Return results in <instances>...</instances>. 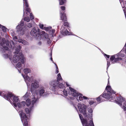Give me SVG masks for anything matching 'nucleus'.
<instances>
[{"label":"nucleus","mask_w":126,"mask_h":126,"mask_svg":"<svg viewBox=\"0 0 126 126\" xmlns=\"http://www.w3.org/2000/svg\"><path fill=\"white\" fill-rule=\"evenodd\" d=\"M48 95L47 92H45L44 87H42L39 89L35 90L34 93L31 96V100H30L29 99H27L26 100V105L30 107V109L28 108H25V111L26 113L29 115L33 107V105L38 102V99L41 96L45 97Z\"/></svg>","instance_id":"1"},{"label":"nucleus","mask_w":126,"mask_h":126,"mask_svg":"<svg viewBox=\"0 0 126 126\" xmlns=\"http://www.w3.org/2000/svg\"><path fill=\"white\" fill-rule=\"evenodd\" d=\"M10 47L12 49H15V51L14 52L16 54L14 55L12 59V62L16 68L17 69L18 71L20 73V71L19 69L22 68L21 63L24 64V62L25 58L23 54L21 53H19V51L21 47L19 45L16 46L15 45L14 42L11 40L10 41Z\"/></svg>","instance_id":"2"},{"label":"nucleus","mask_w":126,"mask_h":126,"mask_svg":"<svg viewBox=\"0 0 126 126\" xmlns=\"http://www.w3.org/2000/svg\"><path fill=\"white\" fill-rule=\"evenodd\" d=\"M115 92L111 89L110 86H107L104 92L99 96L96 98V100L98 103H100L105 100L103 98L108 100L113 98V94H115Z\"/></svg>","instance_id":"3"},{"label":"nucleus","mask_w":126,"mask_h":126,"mask_svg":"<svg viewBox=\"0 0 126 126\" xmlns=\"http://www.w3.org/2000/svg\"><path fill=\"white\" fill-rule=\"evenodd\" d=\"M68 88H67L66 90L64 89L63 90V92L65 96H67L68 94H71L74 97H78V96H79V99H78V97H77V99L78 101L79 100L81 101L83 100V99H89L87 97L84 96H82V94H79L77 91L73 88L71 87H69Z\"/></svg>","instance_id":"4"},{"label":"nucleus","mask_w":126,"mask_h":126,"mask_svg":"<svg viewBox=\"0 0 126 126\" xmlns=\"http://www.w3.org/2000/svg\"><path fill=\"white\" fill-rule=\"evenodd\" d=\"M0 95L3 97L7 100L15 107H17V105L15 103L19 101L18 97L11 93H8L7 94H5L3 92H0Z\"/></svg>","instance_id":"5"},{"label":"nucleus","mask_w":126,"mask_h":126,"mask_svg":"<svg viewBox=\"0 0 126 126\" xmlns=\"http://www.w3.org/2000/svg\"><path fill=\"white\" fill-rule=\"evenodd\" d=\"M87 110L90 113L88 115V119L87 120L83 119L82 115L79 114V117L80 118L83 126H94L92 118V113L93 110L92 108L89 107L88 108Z\"/></svg>","instance_id":"6"},{"label":"nucleus","mask_w":126,"mask_h":126,"mask_svg":"<svg viewBox=\"0 0 126 126\" xmlns=\"http://www.w3.org/2000/svg\"><path fill=\"white\" fill-rule=\"evenodd\" d=\"M57 76L56 80L51 81L49 83L50 85V88L53 91H55L59 87L61 89H63L65 87V85L59 82L62 79L60 74L59 73Z\"/></svg>","instance_id":"7"},{"label":"nucleus","mask_w":126,"mask_h":126,"mask_svg":"<svg viewBox=\"0 0 126 126\" xmlns=\"http://www.w3.org/2000/svg\"><path fill=\"white\" fill-rule=\"evenodd\" d=\"M123 51L122 50L117 54L112 55L110 58V60L111 63H114L117 62L121 61L122 59L121 57H123L125 55L122 53Z\"/></svg>","instance_id":"8"},{"label":"nucleus","mask_w":126,"mask_h":126,"mask_svg":"<svg viewBox=\"0 0 126 126\" xmlns=\"http://www.w3.org/2000/svg\"><path fill=\"white\" fill-rule=\"evenodd\" d=\"M5 39L0 37V45L1 47H0V50L2 53L4 52L5 50H7L8 49V46L9 45V42L7 41L6 42V45L7 46L5 45Z\"/></svg>","instance_id":"9"},{"label":"nucleus","mask_w":126,"mask_h":126,"mask_svg":"<svg viewBox=\"0 0 126 126\" xmlns=\"http://www.w3.org/2000/svg\"><path fill=\"white\" fill-rule=\"evenodd\" d=\"M77 107L80 112L82 113L84 116H87L86 112L87 106L83 104L78 103L77 104Z\"/></svg>","instance_id":"10"},{"label":"nucleus","mask_w":126,"mask_h":126,"mask_svg":"<svg viewBox=\"0 0 126 126\" xmlns=\"http://www.w3.org/2000/svg\"><path fill=\"white\" fill-rule=\"evenodd\" d=\"M24 24V21L22 20L20 22V24L17 25L16 27L17 31L20 32V34L22 35H24L26 31L28 29L27 28L26 26H24L23 28L22 27Z\"/></svg>","instance_id":"11"},{"label":"nucleus","mask_w":126,"mask_h":126,"mask_svg":"<svg viewBox=\"0 0 126 126\" xmlns=\"http://www.w3.org/2000/svg\"><path fill=\"white\" fill-rule=\"evenodd\" d=\"M40 29L35 28H33L30 34L32 36H34L36 38L38 39L41 37V35L40 34Z\"/></svg>","instance_id":"12"},{"label":"nucleus","mask_w":126,"mask_h":126,"mask_svg":"<svg viewBox=\"0 0 126 126\" xmlns=\"http://www.w3.org/2000/svg\"><path fill=\"white\" fill-rule=\"evenodd\" d=\"M19 115L24 126H28V117L23 112H19Z\"/></svg>","instance_id":"13"},{"label":"nucleus","mask_w":126,"mask_h":126,"mask_svg":"<svg viewBox=\"0 0 126 126\" xmlns=\"http://www.w3.org/2000/svg\"><path fill=\"white\" fill-rule=\"evenodd\" d=\"M22 75L24 78L27 86H30L31 83L33 80V77L32 76L29 77L28 75H24L22 74Z\"/></svg>","instance_id":"14"},{"label":"nucleus","mask_w":126,"mask_h":126,"mask_svg":"<svg viewBox=\"0 0 126 126\" xmlns=\"http://www.w3.org/2000/svg\"><path fill=\"white\" fill-rule=\"evenodd\" d=\"M61 10L60 11V17L61 19L63 21L66 20V14H65L64 10H65V7L64 6H62L61 7Z\"/></svg>","instance_id":"15"},{"label":"nucleus","mask_w":126,"mask_h":126,"mask_svg":"<svg viewBox=\"0 0 126 126\" xmlns=\"http://www.w3.org/2000/svg\"><path fill=\"white\" fill-rule=\"evenodd\" d=\"M39 87V81L36 79H34L33 82L31 84V90H33L34 89L38 88Z\"/></svg>","instance_id":"16"},{"label":"nucleus","mask_w":126,"mask_h":126,"mask_svg":"<svg viewBox=\"0 0 126 126\" xmlns=\"http://www.w3.org/2000/svg\"><path fill=\"white\" fill-rule=\"evenodd\" d=\"M62 33L64 35H73L72 33L68 31L64 26H62L61 29Z\"/></svg>","instance_id":"17"},{"label":"nucleus","mask_w":126,"mask_h":126,"mask_svg":"<svg viewBox=\"0 0 126 126\" xmlns=\"http://www.w3.org/2000/svg\"><path fill=\"white\" fill-rule=\"evenodd\" d=\"M28 8L29 9V12H28L27 10L25 8L26 10L25 11V12H26V13L25 14V9L24 8L23 9V16H28L29 14H30V16L31 20H32L34 19V17L33 16V15L32 14L30 13V9L29 8V6L28 5Z\"/></svg>","instance_id":"18"},{"label":"nucleus","mask_w":126,"mask_h":126,"mask_svg":"<svg viewBox=\"0 0 126 126\" xmlns=\"http://www.w3.org/2000/svg\"><path fill=\"white\" fill-rule=\"evenodd\" d=\"M18 42L20 43H21L25 45H29V43L25 40L22 39H19L18 40Z\"/></svg>","instance_id":"19"},{"label":"nucleus","mask_w":126,"mask_h":126,"mask_svg":"<svg viewBox=\"0 0 126 126\" xmlns=\"http://www.w3.org/2000/svg\"><path fill=\"white\" fill-rule=\"evenodd\" d=\"M104 55L105 56V57L106 58V59L107 60V69H108V68L110 66V64H111L109 60H108V59H107V58L108 59L110 57V56L109 55H107V54H104Z\"/></svg>","instance_id":"20"},{"label":"nucleus","mask_w":126,"mask_h":126,"mask_svg":"<svg viewBox=\"0 0 126 126\" xmlns=\"http://www.w3.org/2000/svg\"><path fill=\"white\" fill-rule=\"evenodd\" d=\"M25 101H22L20 103H17V106L19 108L24 106L25 105Z\"/></svg>","instance_id":"21"},{"label":"nucleus","mask_w":126,"mask_h":126,"mask_svg":"<svg viewBox=\"0 0 126 126\" xmlns=\"http://www.w3.org/2000/svg\"><path fill=\"white\" fill-rule=\"evenodd\" d=\"M23 3H24V4H25V5L26 6L25 8L29 12V10L28 8V3L27 0H23Z\"/></svg>","instance_id":"22"},{"label":"nucleus","mask_w":126,"mask_h":126,"mask_svg":"<svg viewBox=\"0 0 126 126\" xmlns=\"http://www.w3.org/2000/svg\"><path fill=\"white\" fill-rule=\"evenodd\" d=\"M23 72L26 75L29 73H30L31 72V71L30 69L28 68H26L24 69Z\"/></svg>","instance_id":"23"},{"label":"nucleus","mask_w":126,"mask_h":126,"mask_svg":"<svg viewBox=\"0 0 126 126\" xmlns=\"http://www.w3.org/2000/svg\"><path fill=\"white\" fill-rule=\"evenodd\" d=\"M98 103H99L97 101V102H96V101L94 102L92 100H90L89 101V104L90 105H92L93 104L94 105V106H95Z\"/></svg>","instance_id":"24"},{"label":"nucleus","mask_w":126,"mask_h":126,"mask_svg":"<svg viewBox=\"0 0 126 126\" xmlns=\"http://www.w3.org/2000/svg\"><path fill=\"white\" fill-rule=\"evenodd\" d=\"M30 94L29 92H27L25 95L23 96V98L25 100L29 97Z\"/></svg>","instance_id":"25"},{"label":"nucleus","mask_w":126,"mask_h":126,"mask_svg":"<svg viewBox=\"0 0 126 126\" xmlns=\"http://www.w3.org/2000/svg\"><path fill=\"white\" fill-rule=\"evenodd\" d=\"M60 4L62 5L64 4L66 1V0H59Z\"/></svg>","instance_id":"26"},{"label":"nucleus","mask_w":126,"mask_h":126,"mask_svg":"<svg viewBox=\"0 0 126 126\" xmlns=\"http://www.w3.org/2000/svg\"><path fill=\"white\" fill-rule=\"evenodd\" d=\"M119 0L120 2L121 3V5L122 4H122H124V5L123 6V7H122L124 8H125V9L126 8V1H125V3H124V2H123L122 1H121L122 0Z\"/></svg>","instance_id":"27"},{"label":"nucleus","mask_w":126,"mask_h":126,"mask_svg":"<svg viewBox=\"0 0 126 126\" xmlns=\"http://www.w3.org/2000/svg\"><path fill=\"white\" fill-rule=\"evenodd\" d=\"M2 30L4 32H5L6 31V28L3 26H2L1 27Z\"/></svg>","instance_id":"28"},{"label":"nucleus","mask_w":126,"mask_h":126,"mask_svg":"<svg viewBox=\"0 0 126 126\" xmlns=\"http://www.w3.org/2000/svg\"><path fill=\"white\" fill-rule=\"evenodd\" d=\"M51 28V27H45L44 28V30H46L47 31H49L50 30Z\"/></svg>","instance_id":"29"},{"label":"nucleus","mask_w":126,"mask_h":126,"mask_svg":"<svg viewBox=\"0 0 126 126\" xmlns=\"http://www.w3.org/2000/svg\"><path fill=\"white\" fill-rule=\"evenodd\" d=\"M24 20L28 22L29 21L30 19L29 17H25L24 18Z\"/></svg>","instance_id":"30"},{"label":"nucleus","mask_w":126,"mask_h":126,"mask_svg":"<svg viewBox=\"0 0 126 126\" xmlns=\"http://www.w3.org/2000/svg\"><path fill=\"white\" fill-rule=\"evenodd\" d=\"M64 26L69 28L68 29H69V28H70V27L69 26V24L67 22H65L64 23Z\"/></svg>","instance_id":"31"},{"label":"nucleus","mask_w":126,"mask_h":126,"mask_svg":"<svg viewBox=\"0 0 126 126\" xmlns=\"http://www.w3.org/2000/svg\"><path fill=\"white\" fill-rule=\"evenodd\" d=\"M54 64H55V66H56V72H55V73H56V74H57L58 73L59 71V69H58V66H57V65H56V63H54Z\"/></svg>","instance_id":"32"},{"label":"nucleus","mask_w":126,"mask_h":126,"mask_svg":"<svg viewBox=\"0 0 126 126\" xmlns=\"http://www.w3.org/2000/svg\"><path fill=\"white\" fill-rule=\"evenodd\" d=\"M40 28L41 29H42L44 30V28H45V27H44V25L41 24H40L39 25Z\"/></svg>","instance_id":"33"},{"label":"nucleus","mask_w":126,"mask_h":126,"mask_svg":"<svg viewBox=\"0 0 126 126\" xmlns=\"http://www.w3.org/2000/svg\"><path fill=\"white\" fill-rule=\"evenodd\" d=\"M13 38L14 40L16 41H18V40L19 39H17V36H13Z\"/></svg>","instance_id":"34"},{"label":"nucleus","mask_w":126,"mask_h":126,"mask_svg":"<svg viewBox=\"0 0 126 126\" xmlns=\"http://www.w3.org/2000/svg\"><path fill=\"white\" fill-rule=\"evenodd\" d=\"M3 57L5 58H7L9 56L8 54H3Z\"/></svg>","instance_id":"35"},{"label":"nucleus","mask_w":126,"mask_h":126,"mask_svg":"<svg viewBox=\"0 0 126 126\" xmlns=\"http://www.w3.org/2000/svg\"><path fill=\"white\" fill-rule=\"evenodd\" d=\"M55 30L54 29H52L51 30H50V34H53L55 32Z\"/></svg>","instance_id":"36"},{"label":"nucleus","mask_w":126,"mask_h":126,"mask_svg":"<svg viewBox=\"0 0 126 126\" xmlns=\"http://www.w3.org/2000/svg\"><path fill=\"white\" fill-rule=\"evenodd\" d=\"M32 26V25L31 23H29L27 25L28 27L29 28H31Z\"/></svg>","instance_id":"37"},{"label":"nucleus","mask_w":126,"mask_h":126,"mask_svg":"<svg viewBox=\"0 0 126 126\" xmlns=\"http://www.w3.org/2000/svg\"><path fill=\"white\" fill-rule=\"evenodd\" d=\"M47 43L48 44H50L51 43V41L49 39H47Z\"/></svg>","instance_id":"38"},{"label":"nucleus","mask_w":126,"mask_h":126,"mask_svg":"<svg viewBox=\"0 0 126 126\" xmlns=\"http://www.w3.org/2000/svg\"><path fill=\"white\" fill-rule=\"evenodd\" d=\"M50 56H51V58H50V60L51 61H52L53 63H54V62H53V60H52V52H51V53H50Z\"/></svg>","instance_id":"39"},{"label":"nucleus","mask_w":126,"mask_h":126,"mask_svg":"<svg viewBox=\"0 0 126 126\" xmlns=\"http://www.w3.org/2000/svg\"><path fill=\"white\" fill-rule=\"evenodd\" d=\"M42 33L43 34H44V35H45L47 36L48 34H46L45 32L42 31Z\"/></svg>","instance_id":"40"},{"label":"nucleus","mask_w":126,"mask_h":126,"mask_svg":"<svg viewBox=\"0 0 126 126\" xmlns=\"http://www.w3.org/2000/svg\"><path fill=\"white\" fill-rule=\"evenodd\" d=\"M74 107L75 108V109L76 110L77 112H78V113H79V110H78V109H77V108L74 106ZM78 114H79V113H78Z\"/></svg>","instance_id":"41"},{"label":"nucleus","mask_w":126,"mask_h":126,"mask_svg":"<svg viewBox=\"0 0 126 126\" xmlns=\"http://www.w3.org/2000/svg\"><path fill=\"white\" fill-rule=\"evenodd\" d=\"M68 100L69 99H72L73 100L74 98L71 97H69V98H68Z\"/></svg>","instance_id":"42"},{"label":"nucleus","mask_w":126,"mask_h":126,"mask_svg":"<svg viewBox=\"0 0 126 126\" xmlns=\"http://www.w3.org/2000/svg\"><path fill=\"white\" fill-rule=\"evenodd\" d=\"M41 42H39L38 43V45L39 46L41 45Z\"/></svg>","instance_id":"43"},{"label":"nucleus","mask_w":126,"mask_h":126,"mask_svg":"<svg viewBox=\"0 0 126 126\" xmlns=\"http://www.w3.org/2000/svg\"><path fill=\"white\" fill-rule=\"evenodd\" d=\"M66 85L67 86H70L68 84V83L67 82H66Z\"/></svg>","instance_id":"44"},{"label":"nucleus","mask_w":126,"mask_h":126,"mask_svg":"<svg viewBox=\"0 0 126 126\" xmlns=\"http://www.w3.org/2000/svg\"><path fill=\"white\" fill-rule=\"evenodd\" d=\"M9 59H10L11 60H12V59H11V56L10 55H9Z\"/></svg>","instance_id":"45"},{"label":"nucleus","mask_w":126,"mask_h":126,"mask_svg":"<svg viewBox=\"0 0 126 126\" xmlns=\"http://www.w3.org/2000/svg\"><path fill=\"white\" fill-rule=\"evenodd\" d=\"M125 52L126 53V48L125 49Z\"/></svg>","instance_id":"46"},{"label":"nucleus","mask_w":126,"mask_h":126,"mask_svg":"<svg viewBox=\"0 0 126 126\" xmlns=\"http://www.w3.org/2000/svg\"><path fill=\"white\" fill-rule=\"evenodd\" d=\"M2 25L0 24V28H1Z\"/></svg>","instance_id":"47"}]
</instances>
